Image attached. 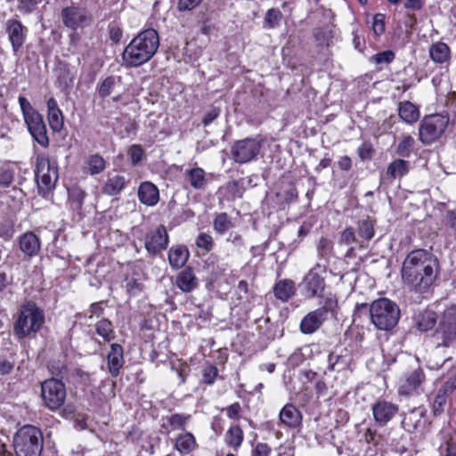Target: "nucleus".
<instances>
[{"instance_id":"obj_1","label":"nucleus","mask_w":456,"mask_h":456,"mask_svg":"<svg viewBox=\"0 0 456 456\" xmlns=\"http://www.w3.org/2000/svg\"><path fill=\"white\" fill-rule=\"evenodd\" d=\"M403 286L417 299L428 298L440 276V263L432 251L417 248L409 252L401 267Z\"/></svg>"},{"instance_id":"obj_2","label":"nucleus","mask_w":456,"mask_h":456,"mask_svg":"<svg viewBox=\"0 0 456 456\" xmlns=\"http://www.w3.org/2000/svg\"><path fill=\"white\" fill-rule=\"evenodd\" d=\"M159 47V37L157 30L145 29L125 47L122 53L123 62L126 67H139L151 61Z\"/></svg>"},{"instance_id":"obj_3","label":"nucleus","mask_w":456,"mask_h":456,"mask_svg":"<svg viewBox=\"0 0 456 456\" xmlns=\"http://www.w3.org/2000/svg\"><path fill=\"white\" fill-rule=\"evenodd\" d=\"M362 312H368L370 322L377 330L383 331L392 330L397 325L401 316L398 305L387 297L378 298L370 305H356L354 314H361Z\"/></svg>"},{"instance_id":"obj_4","label":"nucleus","mask_w":456,"mask_h":456,"mask_svg":"<svg viewBox=\"0 0 456 456\" xmlns=\"http://www.w3.org/2000/svg\"><path fill=\"white\" fill-rule=\"evenodd\" d=\"M45 322L43 311L33 302L22 305L13 325V333L19 338H25L37 333Z\"/></svg>"},{"instance_id":"obj_5","label":"nucleus","mask_w":456,"mask_h":456,"mask_svg":"<svg viewBox=\"0 0 456 456\" xmlns=\"http://www.w3.org/2000/svg\"><path fill=\"white\" fill-rule=\"evenodd\" d=\"M16 456H41L44 448V437L40 428L25 425L13 437Z\"/></svg>"},{"instance_id":"obj_6","label":"nucleus","mask_w":456,"mask_h":456,"mask_svg":"<svg viewBox=\"0 0 456 456\" xmlns=\"http://www.w3.org/2000/svg\"><path fill=\"white\" fill-rule=\"evenodd\" d=\"M434 336L437 346L449 347L456 342V302L444 309Z\"/></svg>"},{"instance_id":"obj_7","label":"nucleus","mask_w":456,"mask_h":456,"mask_svg":"<svg viewBox=\"0 0 456 456\" xmlns=\"http://www.w3.org/2000/svg\"><path fill=\"white\" fill-rule=\"evenodd\" d=\"M449 123V118L443 114L426 116L419 127V138L424 144L436 141L444 132Z\"/></svg>"},{"instance_id":"obj_8","label":"nucleus","mask_w":456,"mask_h":456,"mask_svg":"<svg viewBox=\"0 0 456 456\" xmlns=\"http://www.w3.org/2000/svg\"><path fill=\"white\" fill-rule=\"evenodd\" d=\"M325 273V265L320 263H317L306 273L300 284L302 294L305 297L313 298L322 295L325 289V278L323 276Z\"/></svg>"},{"instance_id":"obj_9","label":"nucleus","mask_w":456,"mask_h":456,"mask_svg":"<svg viewBox=\"0 0 456 456\" xmlns=\"http://www.w3.org/2000/svg\"><path fill=\"white\" fill-rule=\"evenodd\" d=\"M36 180L39 192L45 197L46 194L54 188L58 180V169L56 163L54 161H51L47 158L38 159L36 171Z\"/></svg>"},{"instance_id":"obj_10","label":"nucleus","mask_w":456,"mask_h":456,"mask_svg":"<svg viewBox=\"0 0 456 456\" xmlns=\"http://www.w3.org/2000/svg\"><path fill=\"white\" fill-rule=\"evenodd\" d=\"M41 396L49 410H58L66 399L65 385L57 379L45 380L41 384Z\"/></svg>"},{"instance_id":"obj_11","label":"nucleus","mask_w":456,"mask_h":456,"mask_svg":"<svg viewBox=\"0 0 456 456\" xmlns=\"http://www.w3.org/2000/svg\"><path fill=\"white\" fill-rule=\"evenodd\" d=\"M262 148L261 142L256 138L237 141L231 149L232 159L238 164L248 163L257 157Z\"/></svg>"},{"instance_id":"obj_12","label":"nucleus","mask_w":456,"mask_h":456,"mask_svg":"<svg viewBox=\"0 0 456 456\" xmlns=\"http://www.w3.org/2000/svg\"><path fill=\"white\" fill-rule=\"evenodd\" d=\"M61 18L63 25L72 30L88 27L94 20L88 10L75 5L64 7L61 12Z\"/></svg>"},{"instance_id":"obj_13","label":"nucleus","mask_w":456,"mask_h":456,"mask_svg":"<svg viewBox=\"0 0 456 456\" xmlns=\"http://www.w3.org/2000/svg\"><path fill=\"white\" fill-rule=\"evenodd\" d=\"M168 241L167 229L165 226L159 225L155 230L147 233L144 246L149 254L157 255L167 248Z\"/></svg>"},{"instance_id":"obj_14","label":"nucleus","mask_w":456,"mask_h":456,"mask_svg":"<svg viewBox=\"0 0 456 456\" xmlns=\"http://www.w3.org/2000/svg\"><path fill=\"white\" fill-rule=\"evenodd\" d=\"M5 31L12 52L17 54L26 41L28 28L20 20L10 19L5 23Z\"/></svg>"},{"instance_id":"obj_15","label":"nucleus","mask_w":456,"mask_h":456,"mask_svg":"<svg viewBox=\"0 0 456 456\" xmlns=\"http://www.w3.org/2000/svg\"><path fill=\"white\" fill-rule=\"evenodd\" d=\"M24 120L33 139L42 147H47L49 139L43 116L37 111L28 115Z\"/></svg>"},{"instance_id":"obj_16","label":"nucleus","mask_w":456,"mask_h":456,"mask_svg":"<svg viewBox=\"0 0 456 456\" xmlns=\"http://www.w3.org/2000/svg\"><path fill=\"white\" fill-rule=\"evenodd\" d=\"M424 380L425 374L421 368L411 370L401 380L398 389L399 395L409 396L419 394Z\"/></svg>"},{"instance_id":"obj_17","label":"nucleus","mask_w":456,"mask_h":456,"mask_svg":"<svg viewBox=\"0 0 456 456\" xmlns=\"http://www.w3.org/2000/svg\"><path fill=\"white\" fill-rule=\"evenodd\" d=\"M374 420L379 426H385L397 413L398 406L384 399L378 400L371 407Z\"/></svg>"},{"instance_id":"obj_18","label":"nucleus","mask_w":456,"mask_h":456,"mask_svg":"<svg viewBox=\"0 0 456 456\" xmlns=\"http://www.w3.org/2000/svg\"><path fill=\"white\" fill-rule=\"evenodd\" d=\"M328 311L324 307L308 313L300 322V331L303 334H313L320 329L327 318Z\"/></svg>"},{"instance_id":"obj_19","label":"nucleus","mask_w":456,"mask_h":456,"mask_svg":"<svg viewBox=\"0 0 456 456\" xmlns=\"http://www.w3.org/2000/svg\"><path fill=\"white\" fill-rule=\"evenodd\" d=\"M107 364L110 374L114 378L118 377L125 364L124 349L121 345L118 343L110 344L107 354Z\"/></svg>"},{"instance_id":"obj_20","label":"nucleus","mask_w":456,"mask_h":456,"mask_svg":"<svg viewBox=\"0 0 456 456\" xmlns=\"http://www.w3.org/2000/svg\"><path fill=\"white\" fill-rule=\"evenodd\" d=\"M129 183V179L120 174H109L102 186V192L108 196L120 194Z\"/></svg>"},{"instance_id":"obj_21","label":"nucleus","mask_w":456,"mask_h":456,"mask_svg":"<svg viewBox=\"0 0 456 456\" xmlns=\"http://www.w3.org/2000/svg\"><path fill=\"white\" fill-rule=\"evenodd\" d=\"M137 196L139 201L147 207H154L159 201V191L158 187L149 181L140 183Z\"/></svg>"},{"instance_id":"obj_22","label":"nucleus","mask_w":456,"mask_h":456,"mask_svg":"<svg viewBox=\"0 0 456 456\" xmlns=\"http://www.w3.org/2000/svg\"><path fill=\"white\" fill-rule=\"evenodd\" d=\"M19 246L25 256L32 257L38 254L41 242L33 232H26L19 237Z\"/></svg>"},{"instance_id":"obj_23","label":"nucleus","mask_w":456,"mask_h":456,"mask_svg":"<svg viewBox=\"0 0 456 456\" xmlns=\"http://www.w3.org/2000/svg\"><path fill=\"white\" fill-rule=\"evenodd\" d=\"M437 322L436 314L430 309L417 311L413 315L414 326L419 331H428L432 330Z\"/></svg>"},{"instance_id":"obj_24","label":"nucleus","mask_w":456,"mask_h":456,"mask_svg":"<svg viewBox=\"0 0 456 456\" xmlns=\"http://www.w3.org/2000/svg\"><path fill=\"white\" fill-rule=\"evenodd\" d=\"M174 447L182 455H188L195 451L198 444L192 433L185 431L179 433L175 438Z\"/></svg>"},{"instance_id":"obj_25","label":"nucleus","mask_w":456,"mask_h":456,"mask_svg":"<svg viewBox=\"0 0 456 456\" xmlns=\"http://www.w3.org/2000/svg\"><path fill=\"white\" fill-rule=\"evenodd\" d=\"M410 169V163L407 160L397 159L392 161L387 168L386 175L383 176L384 181L392 183L397 178L406 175Z\"/></svg>"},{"instance_id":"obj_26","label":"nucleus","mask_w":456,"mask_h":456,"mask_svg":"<svg viewBox=\"0 0 456 456\" xmlns=\"http://www.w3.org/2000/svg\"><path fill=\"white\" fill-rule=\"evenodd\" d=\"M191 416L185 413H174L162 419L161 428L167 433L175 430H184Z\"/></svg>"},{"instance_id":"obj_27","label":"nucleus","mask_w":456,"mask_h":456,"mask_svg":"<svg viewBox=\"0 0 456 456\" xmlns=\"http://www.w3.org/2000/svg\"><path fill=\"white\" fill-rule=\"evenodd\" d=\"M175 284L184 293H190L199 286L193 270L189 267L177 274Z\"/></svg>"},{"instance_id":"obj_28","label":"nucleus","mask_w":456,"mask_h":456,"mask_svg":"<svg viewBox=\"0 0 456 456\" xmlns=\"http://www.w3.org/2000/svg\"><path fill=\"white\" fill-rule=\"evenodd\" d=\"M279 417L281 423L289 428H297L302 422L300 411L291 403H287L281 410Z\"/></svg>"},{"instance_id":"obj_29","label":"nucleus","mask_w":456,"mask_h":456,"mask_svg":"<svg viewBox=\"0 0 456 456\" xmlns=\"http://www.w3.org/2000/svg\"><path fill=\"white\" fill-rule=\"evenodd\" d=\"M190 256L189 250L184 245H175L170 248L168 251V261L173 269L183 267Z\"/></svg>"},{"instance_id":"obj_30","label":"nucleus","mask_w":456,"mask_h":456,"mask_svg":"<svg viewBox=\"0 0 456 456\" xmlns=\"http://www.w3.org/2000/svg\"><path fill=\"white\" fill-rule=\"evenodd\" d=\"M94 335L102 339L104 344L110 343L116 338V331L111 321L102 317L94 325Z\"/></svg>"},{"instance_id":"obj_31","label":"nucleus","mask_w":456,"mask_h":456,"mask_svg":"<svg viewBox=\"0 0 456 456\" xmlns=\"http://www.w3.org/2000/svg\"><path fill=\"white\" fill-rule=\"evenodd\" d=\"M184 176L190 185L195 190H204L208 180L206 172L200 167H193L184 172Z\"/></svg>"},{"instance_id":"obj_32","label":"nucleus","mask_w":456,"mask_h":456,"mask_svg":"<svg viewBox=\"0 0 456 456\" xmlns=\"http://www.w3.org/2000/svg\"><path fill=\"white\" fill-rule=\"evenodd\" d=\"M399 117L407 124H413L419 118V108L409 101H404L399 103L398 106Z\"/></svg>"},{"instance_id":"obj_33","label":"nucleus","mask_w":456,"mask_h":456,"mask_svg":"<svg viewBox=\"0 0 456 456\" xmlns=\"http://www.w3.org/2000/svg\"><path fill=\"white\" fill-rule=\"evenodd\" d=\"M273 293L277 299L288 301L295 294V284L291 280H282L275 283Z\"/></svg>"},{"instance_id":"obj_34","label":"nucleus","mask_w":456,"mask_h":456,"mask_svg":"<svg viewBox=\"0 0 456 456\" xmlns=\"http://www.w3.org/2000/svg\"><path fill=\"white\" fill-rule=\"evenodd\" d=\"M429 56L436 63H444L450 58V48L442 42L431 45L429 48Z\"/></svg>"},{"instance_id":"obj_35","label":"nucleus","mask_w":456,"mask_h":456,"mask_svg":"<svg viewBox=\"0 0 456 456\" xmlns=\"http://www.w3.org/2000/svg\"><path fill=\"white\" fill-rule=\"evenodd\" d=\"M358 239L362 245L370 241L375 235L374 223L370 219L360 220L357 224Z\"/></svg>"},{"instance_id":"obj_36","label":"nucleus","mask_w":456,"mask_h":456,"mask_svg":"<svg viewBox=\"0 0 456 456\" xmlns=\"http://www.w3.org/2000/svg\"><path fill=\"white\" fill-rule=\"evenodd\" d=\"M57 83L61 89H67L73 85L74 74L67 64H60L57 68Z\"/></svg>"},{"instance_id":"obj_37","label":"nucleus","mask_w":456,"mask_h":456,"mask_svg":"<svg viewBox=\"0 0 456 456\" xmlns=\"http://www.w3.org/2000/svg\"><path fill=\"white\" fill-rule=\"evenodd\" d=\"M243 431L238 425H232L227 430L225 435V442L228 445L238 449L243 442Z\"/></svg>"},{"instance_id":"obj_38","label":"nucleus","mask_w":456,"mask_h":456,"mask_svg":"<svg viewBox=\"0 0 456 456\" xmlns=\"http://www.w3.org/2000/svg\"><path fill=\"white\" fill-rule=\"evenodd\" d=\"M86 192L78 186L69 189V200L74 210H81L84 205Z\"/></svg>"},{"instance_id":"obj_39","label":"nucleus","mask_w":456,"mask_h":456,"mask_svg":"<svg viewBox=\"0 0 456 456\" xmlns=\"http://www.w3.org/2000/svg\"><path fill=\"white\" fill-rule=\"evenodd\" d=\"M86 164L88 173L91 175H98L106 168V161L99 154L89 156Z\"/></svg>"},{"instance_id":"obj_40","label":"nucleus","mask_w":456,"mask_h":456,"mask_svg":"<svg viewBox=\"0 0 456 456\" xmlns=\"http://www.w3.org/2000/svg\"><path fill=\"white\" fill-rule=\"evenodd\" d=\"M232 226V221L226 213L218 214L213 221V228L218 234H224Z\"/></svg>"},{"instance_id":"obj_41","label":"nucleus","mask_w":456,"mask_h":456,"mask_svg":"<svg viewBox=\"0 0 456 456\" xmlns=\"http://www.w3.org/2000/svg\"><path fill=\"white\" fill-rule=\"evenodd\" d=\"M333 243L332 241L326 238L321 237L316 244L317 255L320 260H328L330 256L332 253Z\"/></svg>"},{"instance_id":"obj_42","label":"nucleus","mask_w":456,"mask_h":456,"mask_svg":"<svg viewBox=\"0 0 456 456\" xmlns=\"http://www.w3.org/2000/svg\"><path fill=\"white\" fill-rule=\"evenodd\" d=\"M414 144L415 140L411 135H403L400 142L397 145L396 153L402 157L408 158L411 153Z\"/></svg>"},{"instance_id":"obj_43","label":"nucleus","mask_w":456,"mask_h":456,"mask_svg":"<svg viewBox=\"0 0 456 456\" xmlns=\"http://www.w3.org/2000/svg\"><path fill=\"white\" fill-rule=\"evenodd\" d=\"M353 243L359 245L361 248L364 247V245H362V242H360V240L356 236L354 229L353 227H346L340 232L338 244L348 246Z\"/></svg>"},{"instance_id":"obj_44","label":"nucleus","mask_w":456,"mask_h":456,"mask_svg":"<svg viewBox=\"0 0 456 456\" xmlns=\"http://www.w3.org/2000/svg\"><path fill=\"white\" fill-rule=\"evenodd\" d=\"M282 19V13L279 9L271 8L267 11L265 20L264 26L267 28H276Z\"/></svg>"},{"instance_id":"obj_45","label":"nucleus","mask_w":456,"mask_h":456,"mask_svg":"<svg viewBox=\"0 0 456 456\" xmlns=\"http://www.w3.org/2000/svg\"><path fill=\"white\" fill-rule=\"evenodd\" d=\"M49 126L53 132H60L64 126V117L61 110L47 113Z\"/></svg>"},{"instance_id":"obj_46","label":"nucleus","mask_w":456,"mask_h":456,"mask_svg":"<svg viewBox=\"0 0 456 456\" xmlns=\"http://www.w3.org/2000/svg\"><path fill=\"white\" fill-rule=\"evenodd\" d=\"M446 401V391L440 389L436 395L432 405L434 415L438 416L444 412Z\"/></svg>"},{"instance_id":"obj_47","label":"nucleus","mask_w":456,"mask_h":456,"mask_svg":"<svg viewBox=\"0 0 456 456\" xmlns=\"http://www.w3.org/2000/svg\"><path fill=\"white\" fill-rule=\"evenodd\" d=\"M196 246L205 250L206 252H209L213 249L215 243L212 236L206 232H200L195 239Z\"/></svg>"},{"instance_id":"obj_48","label":"nucleus","mask_w":456,"mask_h":456,"mask_svg":"<svg viewBox=\"0 0 456 456\" xmlns=\"http://www.w3.org/2000/svg\"><path fill=\"white\" fill-rule=\"evenodd\" d=\"M115 77L110 76L103 79L98 87V94L102 98H106L110 95L115 86Z\"/></svg>"},{"instance_id":"obj_49","label":"nucleus","mask_w":456,"mask_h":456,"mask_svg":"<svg viewBox=\"0 0 456 456\" xmlns=\"http://www.w3.org/2000/svg\"><path fill=\"white\" fill-rule=\"evenodd\" d=\"M14 179L13 169L8 167H0V186L9 187Z\"/></svg>"},{"instance_id":"obj_50","label":"nucleus","mask_w":456,"mask_h":456,"mask_svg":"<svg viewBox=\"0 0 456 456\" xmlns=\"http://www.w3.org/2000/svg\"><path fill=\"white\" fill-rule=\"evenodd\" d=\"M395 59V53L391 50H387L379 53L374 54L371 57V60L376 64H388L392 62Z\"/></svg>"},{"instance_id":"obj_51","label":"nucleus","mask_w":456,"mask_h":456,"mask_svg":"<svg viewBox=\"0 0 456 456\" xmlns=\"http://www.w3.org/2000/svg\"><path fill=\"white\" fill-rule=\"evenodd\" d=\"M144 151L141 145L133 144L128 150V156L133 166H136L142 159Z\"/></svg>"},{"instance_id":"obj_52","label":"nucleus","mask_w":456,"mask_h":456,"mask_svg":"<svg viewBox=\"0 0 456 456\" xmlns=\"http://www.w3.org/2000/svg\"><path fill=\"white\" fill-rule=\"evenodd\" d=\"M358 156L362 160H367L371 159L374 149L370 142H363L357 150Z\"/></svg>"},{"instance_id":"obj_53","label":"nucleus","mask_w":456,"mask_h":456,"mask_svg":"<svg viewBox=\"0 0 456 456\" xmlns=\"http://www.w3.org/2000/svg\"><path fill=\"white\" fill-rule=\"evenodd\" d=\"M41 0H18V10L25 14L32 12Z\"/></svg>"},{"instance_id":"obj_54","label":"nucleus","mask_w":456,"mask_h":456,"mask_svg":"<svg viewBox=\"0 0 456 456\" xmlns=\"http://www.w3.org/2000/svg\"><path fill=\"white\" fill-rule=\"evenodd\" d=\"M372 30L377 36H380L385 31V15L377 13L372 19Z\"/></svg>"},{"instance_id":"obj_55","label":"nucleus","mask_w":456,"mask_h":456,"mask_svg":"<svg viewBox=\"0 0 456 456\" xmlns=\"http://www.w3.org/2000/svg\"><path fill=\"white\" fill-rule=\"evenodd\" d=\"M271 447L265 443H256L251 452V456H270Z\"/></svg>"},{"instance_id":"obj_56","label":"nucleus","mask_w":456,"mask_h":456,"mask_svg":"<svg viewBox=\"0 0 456 456\" xmlns=\"http://www.w3.org/2000/svg\"><path fill=\"white\" fill-rule=\"evenodd\" d=\"M14 232L15 230L12 223L0 224V238L9 240L13 237Z\"/></svg>"},{"instance_id":"obj_57","label":"nucleus","mask_w":456,"mask_h":456,"mask_svg":"<svg viewBox=\"0 0 456 456\" xmlns=\"http://www.w3.org/2000/svg\"><path fill=\"white\" fill-rule=\"evenodd\" d=\"M217 376V369L213 365L206 367L203 370V381L206 384L211 385L214 383Z\"/></svg>"},{"instance_id":"obj_58","label":"nucleus","mask_w":456,"mask_h":456,"mask_svg":"<svg viewBox=\"0 0 456 456\" xmlns=\"http://www.w3.org/2000/svg\"><path fill=\"white\" fill-rule=\"evenodd\" d=\"M201 2L202 0H179L177 3V10L180 12L191 11Z\"/></svg>"},{"instance_id":"obj_59","label":"nucleus","mask_w":456,"mask_h":456,"mask_svg":"<svg viewBox=\"0 0 456 456\" xmlns=\"http://www.w3.org/2000/svg\"><path fill=\"white\" fill-rule=\"evenodd\" d=\"M109 35L112 42L118 43L123 37V30L117 24L110 23L109 25Z\"/></svg>"},{"instance_id":"obj_60","label":"nucleus","mask_w":456,"mask_h":456,"mask_svg":"<svg viewBox=\"0 0 456 456\" xmlns=\"http://www.w3.org/2000/svg\"><path fill=\"white\" fill-rule=\"evenodd\" d=\"M19 104L22 111L24 118H28V115L37 112L30 104V102L23 96L19 97Z\"/></svg>"},{"instance_id":"obj_61","label":"nucleus","mask_w":456,"mask_h":456,"mask_svg":"<svg viewBox=\"0 0 456 456\" xmlns=\"http://www.w3.org/2000/svg\"><path fill=\"white\" fill-rule=\"evenodd\" d=\"M126 290L131 296L139 294L142 289V284L135 279H131L126 282Z\"/></svg>"},{"instance_id":"obj_62","label":"nucleus","mask_w":456,"mask_h":456,"mask_svg":"<svg viewBox=\"0 0 456 456\" xmlns=\"http://www.w3.org/2000/svg\"><path fill=\"white\" fill-rule=\"evenodd\" d=\"M89 316L88 318H93L94 316H96V317H100L104 313V307H103V302L101 301V302H96V303H93L91 304L90 305V308H89Z\"/></svg>"},{"instance_id":"obj_63","label":"nucleus","mask_w":456,"mask_h":456,"mask_svg":"<svg viewBox=\"0 0 456 456\" xmlns=\"http://www.w3.org/2000/svg\"><path fill=\"white\" fill-rule=\"evenodd\" d=\"M424 5V0H405L403 6L410 11H419Z\"/></svg>"},{"instance_id":"obj_64","label":"nucleus","mask_w":456,"mask_h":456,"mask_svg":"<svg viewBox=\"0 0 456 456\" xmlns=\"http://www.w3.org/2000/svg\"><path fill=\"white\" fill-rule=\"evenodd\" d=\"M219 115L220 110L218 109H212L205 114L202 120L203 125L205 126L210 125Z\"/></svg>"}]
</instances>
